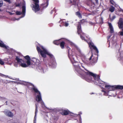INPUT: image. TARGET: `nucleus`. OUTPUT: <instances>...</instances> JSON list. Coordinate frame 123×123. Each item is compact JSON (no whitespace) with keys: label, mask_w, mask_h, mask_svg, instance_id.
<instances>
[{"label":"nucleus","mask_w":123,"mask_h":123,"mask_svg":"<svg viewBox=\"0 0 123 123\" xmlns=\"http://www.w3.org/2000/svg\"><path fill=\"white\" fill-rule=\"evenodd\" d=\"M41 48L43 50H41L40 48L38 46H37V49L39 53H40L41 56L43 57L44 58L46 57V55H48L51 58H52L53 57V55L48 52L43 46H41Z\"/></svg>","instance_id":"obj_2"},{"label":"nucleus","mask_w":123,"mask_h":123,"mask_svg":"<svg viewBox=\"0 0 123 123\" xmlns=\"http://www.w3.org/2000/svg\"><path fill=\"white\" fill-rule=\"evenodd\" d=\"M76 14L80 18H82L81 15L79 12H76Z\"/></svg>","instance_id":"obj_23"},{"label":"nucleus","mask_w":123,"mask_h":123,"mask_svg":"<svg viewBox=\"0 0 123 123\" xmlns=\"http://www.w3.org/2000/svg\"><path fill=\"white\" fill-rule=\"evenodd\" d=\"M6 115L7 116L10 117L13 116V114L10 111H7L6 112Z\"/></svg>","instance_id":"obj_16"},{"label":"nucleus","mask_w":123,"mask_h":123,"mask_svg":"<svg viewBox=\"0 0 123 123\" xmlns=\"http://www.w3.org/2000/svg\"><path fill=\"white\" fill-rule=\"evenodd\" d=\"M88 5L90 6L91 8H94L95 6L94 3L91 0L89 1L88 2Z\"/></svg>","instance_id":"obj_12"},{"label":"nucleus","mask_w":123,"mask_h":123,"mask_svg":"<svg viewBox=\"0 0 123 123\" xmlns=\"http://www.w3.org/2000/svg\"><path fill=\"white\" fill-rule=\"evenodd\" d=\"M23 57L22 55L20 53H17V55L16 56L15 60L18 63H20L21 62H24L22 59L21 58Z\"/></svg>","instance_id":"obj_8"},{"label":"nucleus","mask_w":123,"mask_h":123,"mask_svg":"<svg viewBox=\"0 0 123 123\" xmlns=\"http://www.w3.org/2000/svg\"><path fill=\"white\" fill-rule=\"evenodd\" d=\"M26 8L25 6H23L22 7V15L24 16L25 13Z\"/></svg>","instance_id":"obj_18"},{"label":"nucleus","mask_w":123,"mask_h":123,"mask_svg":"<svg viewBox=\"0 0 123 123\" xmlns=\"http://www.w3.org/2000/svg\"><path fill=\"white\" fill-rule=\"evenodd\" d=\"M0 47L6 49L7 48L6 46L4 44L3 42L2 41L0 42Z\"/></svg>","instance_id":"obj_21"},{"label":"nucleus","mask_w":123,"mask_h":123,"mask_svg":"<svg viewBox=\"0 0 123 123\" xmlns=\"http://www.w3.org/2000/svg\"><path fill=\"white\" fill-rule=\"evenodd\" d=\"M102 92H104V93H106V92H105V91H104V90H102Z\"/></svg>","instance_id":"obj_39"},{"label":"nucleus","mask_w":123,"mask_h":123,"mask_svg":"<svg viewBox=\"0 0 123 123\" xmlns=\"http://www.w3.org/2000/svg\"><path fill=\"white\" fill-rule=\"evenodd\" d=\"M72 63L74 67L75 70L78 74H81L80 68L79 66V63L78 62H72Z\"/></svg>","instance_id":"obj_7"},{"label":"nucleus","mask_w":123,"mask_h":123,"mask_svg":"<svg viewBox=\"0 0 123 123\" xmlns=\"http://www.w3.org/2000/svg\"><path fill=\"white\" fill-rule=\"evenodd\" d=\"M85 22V20L84 19H82L80 21V22H78V25H79L80 24V26H81V24H83Z\"/></svg>","instance_id":"obj_20"},{"label":"nucleus","mask_w":123,"mask_h":123,"mask_svg":"<svg viewBox=\"0 0 123 123\" xmlns=\"http://www.w3.org/2000/svg\"><path fill=\"white\" fill-rule=\"evenodd\" d=\"M80 113H79V114H80H80H82V113L81 112H80Z\"/></svg>","instance_id":"obj_44"},{"label":"nucleus","mask_w":123,"mask_h":123,"mask_svg":"<svg viewBox=\"0 0 123 123\" xmlns=\"http://www.w3.org/2000/svg\"><path fill=\"white\" fill-rule=\"evenodd\" d=\"M30 85L32 86L30 89L31 92H34L35 93H37L38 94L36 97V101L37 102L41 101L42 100V99L40 92L33 84L31 83Z\"/></svg>","instance_id":"obj_3"},{"label":"nucleus","mask_w":123,"mask_h":123,"mask_svg":"<svg viewBox=\"0 0 123 123\" xmlns=\"http://www.w3.org/2000/svg\"><path fill=\"white\" fill-rule=\"evenodd\" d=\"M110 3H111V4H112V3H111V0H110Z\"/></svg>","instance_id":"obj_42"},{"label":"nucleus","mask_w":123,"mask_h":123,"mask_svg":"<svg viewBox=\"0 0 123 123\" xmlns=\"http://www.w3.org/2000/svg\"><path fill=\"white\" fill-rule=\"evenodd\" d=\"M20 6V4L19 3H18V4H16L15 5V6L16 7H19Z\"/></svg>","instance_id":"obj_34"},{"label":"nucleus","mask_w":123,"mask_h":123,"mask_svg":"<svg viewBox=\"0 0 123 123\" xmlns=\"http://www.w3.org/2000/svg\"><path fill=\"white\" fill-rule=\"evenodd\" d=\"M67 14H67V13H66V15H67Z\"/></svg>","instance_id":"obj_47"},{"label":"nucleus","mask_w":123,"mask_h":123,"mask_svg":"<svg viewBox=\"0 0 123 123\" xmlns=\"http://www.w3.org/2000/svg\"><path fill=\"white\" fill-rule=\"evenodd\" d=\"M16 13L17 15H21L22 13V12L20 11H16Z\"/></svg>","instance_id":"obj_26"},{"label":"nucleus","mask_w":123,"mask_h":123,"mask_svg":"<svg viewBox=\"0 0 123 123\" xmlns=\"http://www.w3.org/2000/svg\"><path fill=\"white\" fill-rule=\"evenodd\" d=\"M68 24L67 22H66L64 24V25L66 27L68 26Z\"/></svg>","instance_id":"obj_33"},{"label":"nucleus","mask_w":123,"mask_h":123,"mask_svg":"<svg viewBox=\"0 0 123 123\" xmlns=\"http://www.w3.org/2000/svg\"><path fill=\"white\" fill-rule=\"evenodd\" d=\"M79 121L80 123H82V119L81 117L80 114H79Z\"/></svg>","instance_id":"obj_30"},{"label":"nucleus","mask_w":123,"mask_h":123,"mask_svg":"<svg viewBox=\"0 0 123 123\" xmlns=\"http://www.w3.org/2000/svg\"><path fill=\"white\" fill-rule=\"evenodd\" d=\"M24 57L26 60H27L26 63H26H22V62H21L19 63H21L20 66L22 67L26 68L28 66H30L31 65V58L28 55H27L25 56H24Z\"/></svg>","instance_id":"obj_5"},{"label":"nucleus","mask_w":123,"mask_h":123,"mask_svg":"<svg viewBox=\"0 0 123 123\" xmlns=\"http://www.w3.org/2000/svg\"><path fill=\"white\" fill-rule=\"evenodd\" d=\"M46 6H45V4H44L43 5V9H44V8H46L49 5L48 0H46Z\"/></svg>","instance_id":"obj_22"},{"label":"nucleus","mask_w":123,"mask_h":123,"mask_svg":"<svg viewBox=\"0 0 123 123\" xmlns=\"http://www.w3.org/2000/svg\"><path fill=\"white\" fill-rule=\"evenodd\" d=\"M77 32L78 34H80L82 32L81 30V26L80 25H77Z\"/></svg>","instance_id":"obj_14"},{"label":"nucleus","mask_w":123,"mask_h":123,"mask_svg":"<svg viewBox=\"0 0 123 123\" xmlns=\"http://www.w3.org/2000/svg\"><path fill=\"white\" fill-rule=\"evenodd\" d=\"M70 112V111L68 110H64L61 113V114L63 115H68Z\"/></svg>","instance_id":"obj_13"},{"label":"nucleus","mask_w":123,"mask_h":123,"mask_svg":"<svg viewBox=\"0 0 123 123\" xmlns=\"http://www.w3.org/2000/svg\"><path fill=\"white\" fill-rule=\"evenodd\" d=\"M108 24L109 28L110 29V33H113L114 32V29L111 23H108Z\"/></svg>","instance_id":"obj_15"},{"label":"nucleus","mask_w":123,"mask_h":123,"mask_svg":"<svg viewBox=\"0 0 123 123\" xmlns=\"http://www.w3.org/2000/svg\"><path fill=\"white\" fill-rule=\"evenodd\" d=\"M4 64V62L1 59H0V64L2 65H3Z\"/></svg>","instance_id":"obj_27"},{"label":"nucleus","mask_w":123,"mask_h":123,"mask_svg":"<svg viewBox=\"0 0 123 123\" xmlns=\"http://www.w3.org/2000/svg\"><path fill=\"white\" fill-rule=\"evenodd\" d=\"M2 5H3L2 3H0V7H1L2 6ZM0 11H1V9H0Z\"/></svg>","instance_id":"obj_36"},{"label":"nucleus","mask_w":123,"mask_h":123,"mask_svg":"<svg viewBox=\"0 0 123 123\" xmlns=\"http://www.w3.org/2000/svg\"><path fill=\"white\" fill-rule=\"evenodd\" d=\"M109 10L111 12H113L115 10V8L114 7L112 6L110 8Z\"/></svg>","instance_id":"obj_24"},{"label":"nucleus","mask_w":123,"mask_h":123,"mask_svg":"<svg viewBox=\"0 0 123 123\" xmlns=\"http://www.w3.org/2000/svg\"><path fill=\"white\" fill-rule=\"evenodd\" d=\"M88 44L89 47L91 49L92 48L93 49L95 50L97 53H98V49L94 45V44L93 43L90 42L88 43Z\"/></svg>","instance_id":"obj_10"},{"label":"nucleus","mask_w":123,"mask_h":123,"mask_svg":"<svg viewBox=\"0 0 123 123\" xmlns=\"http://www.w3.org/2000/svg\"><path fill=\"white\" fill-rule=\"evenodd\" d=\"M65 44V42L63 41L61 42H60V46L61 48L63 49L64 48V46Z\"/></svg>","instance_id":"obj_17"},{"label":"nucleus","mask_w":123,"mask_h":123,"mask_svg":"<svg viewBox=\"0 0 123 123\" xmlns=\"http://www.w3.org/2000/svg\"><path fill=\"white\" fill-rule=\"evenodd\" d=\"M116 17L115 16H113L112 18H111V21H113L115 18Z\"/></svg>","instance_id":"obj_29"},{"label":"nucleus","mask_w":123,"mask_h":123,"mask_svg":"<svg viewBox=\"0 0 123 123\" xmlns=\"http://www.w3.org/2000/svg\"><path fill=\"white\" fill-rule=\"evenodd\" d=\"M80 37L83 40H85V38L81 35H80Z\"/></svg>","instance_id":"obj_32"},{"label":"nucleus","mask_w":123,"mask_h":123,"mask_svg":"<svg viewBox=\"0 0 123 123\" xmlns=\"http://www.w3.org/2000/svg\"><path fill=\"white\" fill-rule=\"evenodd\" d=\"M8 12L9 13V14L10 15H12L13 14V13H11V12Z\"/></svg>","instance_id":"obj_35"},{"label":"nucleus","mask_w":123,"mask_h":123,"mask_svg":"<svg viewBox=\"0 0 123 123\" xmlns=\"http://www.w3.org/2000/svg\"><path fill=\"white\" fill-rule=\"evenodd\" d=\"M36 108L35 109V117H36L37 115V107L36 104Z\"/></svg>","instance_id":"obj_25"},{"label":"nucleus","mask_w":123,"mask_h":123,"mask_svg":"<svg viewBox=\"0 0 123 123\" xmlns=\"http://www.w3.org/2000/svg\"><path fill=\"white\" fill-rule=\"evenodd\" d=\"M120 33V35L121 36H123V29H122V31H120L119 33Z\"/></svg>","instance_id":"obj_28"},{"label":"nucleus","mask_w":123,"mask_h":123,"mask_svg":"<svg viewBox=\"0 0 123 123\" xmlns=\"http://www.w3.org/2000/svg\"><path fill=\"white\" fill-rule=\"evenodd\" d=\"M92 55L89 58V60L90 61V60H91V59H92Z\"/></svg>","instance_id":"obj_37"},{"label":"nucleus","mask_w":123,"mask_h":123,"mask_svg":"<svg viewBox=\"0 0 123 123\" xmlns=\"http://www.w3.org/2000/svg\"><path fill=\"white\" fill-rule=\"evenodd\" d=\"M105 87L107 88L109 91H114L115 89H123V86L120 85H117L115 86H111V85H106Z\"/></svg>","instance_id":"obj_4"},{"label":"nucleus","mask_w":123,"mask_h":123,"mask_svg":"<svg viewBox=\"0 0 123 123\" xmlns=\"http://www.w3.org/2000/svg\"><path fill=\"white\" fill-rule=\"evenodd\" d=\"M93 94V93H92L91 94Z\"/></svg>","instance_id":"obj_46"},{"label":"nucleus","mask_w":123,"mask_h":123,"mask_svg":"<svg viewBox=\"0 0 123 123\" xmlns=\"http://www.w3.org/2000/svg\"><path fill=\"white\" fill-rule=\"evenodd\" d=\"M118 26L120 29H123V20L122 18H120L118 23Z\"/></svg>","instance_id":"obj_11"},{"label":"nucleus","mask_w":123,"mask_h":123,"mask_svg":"<svg viewBox=\"0 0 123 123\" xmlns=\"http://www.w3.org/2000/svg\"><path fill=\"white\" fill-rule=\"evenodd\" d=\"M79 0H73L72 1L71 0H66V2L67 3L70 4L71 5H78Z\"/></svg>","instance_id":"obj_9"},{"label":"nucleus","mask_w":123,"mask_h":123,"mask_svg":"<svg viewBox=\"0 0 123 123\" xmlns=\"http://www.w3.org/2000/svg\"><path fill=\"white\" fill-rule=\"evenodd\" d=\"M11 104L13 105H13L12 103H11Z\"/></svg>","instance_id":"obj_43"},{"label":"nucleus","mask_w":123,"mask_h":123,"mask_svg":"<svg viewBox=\"0 0 123 123\" xmlns=\"http://www.w3.org/2000/svg\"><path fill=\"white\" fill-rule=\"evenodd\" d=\"M67 49L68 50V55H69V50L70 49V48H69L68 46H67Z\"/></svg>","instance_id":"obj_31"},{"label":"nucleus","mask_w":123,"mask_h":123,"mask_svg":"<svg viewBox=\"0 0 123 123\" xmlns=\"http://www.w3.org/2000/svg\"><path fill=\"white\" fill-rule=\"evenodd\" d=\"M73 59H74H74L73 58Z\"/></svg>","instance_id":"obj_49"},{"label":"nucleus","mask_w":123,"mask_h":123,"mask_svg":"<svg viewBox=\"0 0 123 123\" xmlns=\"http://www.w3.org/2000/svg\"><path fill=\"white\" fill-rule=\"evenodd\" d=\"M85 69L87 71L86 72L84 71L86 75L82 76L81 77L82 78L88 82H90L92 81L96 84L99 83L100 79L99 75H97L86 69Z\"/></svg>","instance_id":"obj_1"},{"label":"nucleus","mask_w":123,"mask_h":123,"mask_svg":"<svg viewBox=\"0 0 123 123\" xmlns=\"http://www.w3.org/2000/svg\"><path fill=\"white\" fill-rule=\"evenodd\" d=\"M34 2V5H33L32 10L35 12L38 11L40 10L39 6L38 4L39 0H32Z\"/></svg>","instance_id":"obj_6"},{"label":"nucleus","mask_w":123,"mask_h":123,"mask_svg":"<svg viewBox=\"0 0 123 123\" xmlns=\"http://www.w3.org/2000/svg\"><path fill=\"white\" fill-rule=\"evenodd\" d=\"M34 123H36L34 121Z\"/></svg>","instance_id":"obj_45"},{"label":"nucleus","mask_w":123,"mask_h":123,"mask_svg":"<svg viewBox=\"0 0 123 123\" xmlns=\"http://www.w3.org/2000/svg\"><path fill=\"white\" fill-rule=\"evenodd\" d=\"M7 101H6V103H7Z\"/></svg>","instance_id":"obj_48"},{"label":"nucleus","mask_w":123,"mask_h":123,"mask_svg":"<svg viewBox=\"0 0 123 123\" xmlns=\"http://www.w3.org/2000/svg\"><path fill=\"white\" fill-rule=\"evenodd\" d=\"M108 37V38H110V36H109Z\"/></svg>","instance_id":"obj_40"},{"label":"nucleus","mask_w":123,"mask_h":123,"mask_svg":"<svg viewBox=\"0 0 123 123\" xmlns=\"http://www.w3.org/2000/svg\"><path fill=\"white\" fill-rule=\"evenodd\" d=\"M60 42V40H55L53 41V43L55 44L58 45H59Z\"/></svg>","instance_id":"obj_19"},{"label":"nucleus","mask_w":123,"mask_h":123,"mask_svg":"<svg viewBox=\"0 0 123 123\" xmlns=\"http://www.w3.org/2000/svg\"><path fill=\"white\" fill-rule=\"evenodd\" d=\"M61 20H60V21H59L58 22L59 23H60L61 22Z\"/></svg>","instance_id":"obj_41"},{"label":"nucleus","mask_w":123,"mask_h":123,"mask_svg":"<svg viewBox=\"0 0 123 123\" xmlns=\"http://www.w3.org/2000/svg\"><path fill=\"white\" fill-rule=\"evenodd\" d=\"M36 120V117H35V116L34 117V121H35V120Z\"/></svg>","instance_id":"obj_38"}]
</instances>
